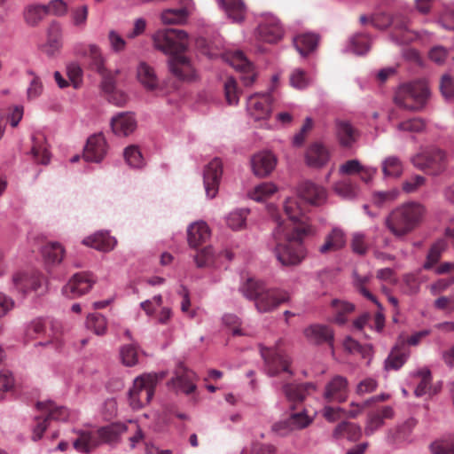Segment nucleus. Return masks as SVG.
I'll return each instance as SVG.
<instances>
[{
	"mask_svg": "<svg viewBox=\"0 0 454 454\" xmlns=\"http://www.w3.org/2000/svg\"><path fill=\"white\" fill-rule=\"evenodd\" d=\"M372 278V274L368 273L364 276L359 275L356 270L353 272V284L354 286L362 294L364 297L372 301L376 304L378 309H383V307L380 302L376 299L374 295H372L370 291L366 288V285Z\"/></svg>",
	"mask_w": 454,
	"mask_h": 454,
	"instance_id": "46",
	"label": "nucleus"
},
{
	"mask_svg": "<svg viewBox=\"0 0 454 454\" xmlns=\"http://www.w3.org/2000/svg\"><path fill=\"white\" fill-rule=\"evenodd\" d=\"M107 153V145L103 134H95L90 136L83 151V158L86 161L98 163Z\"/></svg>",
	"mask_w": 454,
	"mask_h": 454,
	"instance_id": "21",
	"label": "nucleus"
},
{
	"mask_svg": "<svg viewBox=\"0 0 454 454\" xmlns=\"http://www.w3.org/2000/svg\"><path fill=\"white\" fill-rule=\"evenodd\" d=\"M362 434L361 427L354 423L341 421L337 425L333 432V437L335 440L347 438L348 441L356 442Z\"/></svg>",
	"mask_w": 454,
	"mask_h": 454,
	"instance_id": "43",
	"label": "nucleus"
},
{
	"mask_svg": "<svg viewBox=\"0 0 454 454\" xmlns=\"http://www.w3.org/2000/svg\"><path fill=\"white\" fill-rule=\"evenodd\" d=\"M399 193V191L395 188L388 191L375 192L372 196V201L375 206L383 207L395 201L398 198Z\"/></svg>",
	"mask_w": 454,
	"mask_h": 454,
	"instance_id": "59",
	"label": "nucleus"
},
{
	"mask_svg": "<svg viewBox=\"0 0 454 454\" xmlns=\"http://www.w3.org/2000/svg\"><path fill=\"white\" fill-rule=\"evenodd\" d=\"M170 72L179 80L192 81L196 78V70L191 61L183 55L170 57L168 60Z\"/></svg>",
	"mask_w": 454,
	"mask_h": 454,
	"instance_id": "23",
	"label": "nucleus"
},
{
	"mask_svg": "<svg viewBox=\"0 0 454 454\" xmlns=\"http://www.w3.org/2000/svg\"><path fill=\"white\" fill-rule=\"evenodd\" d=\"M222 59L236 70L241 73L240 79L244 86H252L256 79L254 65L240 51H226Z\"/></svg>",
	"mask_w": 454,
	"mask_h": 454,
	"instance_id": "12",
	"label": "nucleus"
},
{
	"mask_svg": "<svg viewBox=\"0 0 454 454\" xmlns=\"http://www.w3.org/2000/svg\"><path fill=\"white\" fill-rule=\"evenodd\" d=\"M41 254L47 264L57 265L63 261L66 250L59 242H49L42 247Z\"/></svg>",
	"mask_w": 454,
	"mask_h": 454,
	"instance_id": "41",
	"label": "nucleus"
},
{
	"mask_svg": "<svg viewBox=\"0 0 454 454\" xmlns=\"http://www.w3.org/2000/svg\"><path fill=\"white\" fill-rule=\"evenodd\" d=\"M343 346L349 353L359 354L363 358L368 359V362L372 356V346L371 344L361 345L353 338L347 337L344 340Z\"/></svg>",
	"mask_w": 454,
	"mask_h": 454,
	"instance_id": "52",
	"label": "nucleus"
},
{
	"mask_svg": "<svg viewBox=\"0 0 454 454\" xmlns=\"http://www.w3.org/2000/svg\"><path fill=\"white\" fill-rule=\"evenodd\" d=\"M306 339L314 344H321L324 342L332 344L333 340V332L327 326L323 325H312L304 330Z\"/></svg>",
	"mask_w": 454,
	"mask_h": 454,
	"instance_id": "31",
	"label": "nucleus"
},
{
	"mask_svg": "<svg viewBox=\"0 0 454 454\" xmlns=\"http://www.w3.org/2000/svg\"><path fill=\"white\" fill-rule=\"evenodd\" d=\"M277 191L278 187L273 183L265 182L249 191L248 196L254 201L262 202L270 198Z\"/></svg>",
	"mask_w": 454,
	"mask_h": 454,
	"instance_id": "48",
	"label": "nucleus"
},
{
	"mask_svg": "<svg viewBox=\"0 0 454 454\" xmlns=\"http://www.w3.org/2000/svg\"><path fill=\"white\" fill-rule=\"evenodd\" d=\"M255 37L262 42L276 43L284 35V28L278 18L270 12H262L255 16Z\"/></svg>",
	"mask_w": 454,
	"mask_h": 454,
	"instance_id": "8",
	"label": "nucleus"
},
{
	"mask_svg": "<svg viewBox=\"0 0 454 454\" xmlns=\"http://www.w3.org/2000/svg\"><path fill=\"white\" fill-rule=\"evenodd\" d=\"M409 384L414 387V395L417 397L430 394L432 375L428 368L423 367L410 373Z\"/></svg>",
	"mask_w": 454,
	"mask_h": 454,
	"instance_id": "25",
	"label": "nucleus"
},
{
	"mask_svg": "<svg viewBox=\"0 0 454 454\" xmlns=\"http://www.w3.org/2000/svg\"><path fill=\"white\" fill-rule=\"evenodd\" d=\"M277 157L270 151H262L251 159L253 172L259 177L269 176L276 168Z\"/></svg>",
	"mask_w": 454,
	"mask_h": 454,
	"instance_id": "24",
	"label": "nucleus"
},
{
	"mask_svg": "<svg viewBox=\"0 0 454 454\" xmlns=\"http://www.w3.org/2000/svg\"><path fill=\"white\" fill-rule=\"evenodd\" d=\"M192 378L193 373L192 372H188L185 368L180 367L176 372V376L171 380V383L178 391L191 394L195 390Z\"/></svg>",
	"mask_w": 454,
	"mask_h": 454,
	"instance_id": "45",
	"label": "nucleus"
},
{
	"mask_svg": "<svg viewBox=\"0 0 454 454\" xmlns=\"http://www.w3.org/2000/svg\"><path fill=\"white\" fill-rule=\"evenodd\" d=\"M86 326L97 335H103L107 329L106 318L98 313H92L87 317Z\"/></svg>",
	"mask_w": 454,
	"mask_h": 454,
	"instance_id": "58",
	"label": "nucleus"
},
{
	"mask_svg": "<svg viewBox=\"0 0 454 454\" xmlns=\"http://www.w3.org/2000/svg\"><path fill=\"white\" fill-rule=\"evenodd\" d=\"M335 131L340 144L344 147H351L359 137L357 129L348 121L337 120Z\"/></svg>",
	"mask_w": 454,
	"mask_h": 454,
	"instance_id": "30",
	"label": "nucleus"
},
{
	"mask_svg": "<svg viewBox=\"0 0 454 454\" xmlns=\"http://www.w3.org/2000/svg\"><path fill=\"white\" fill-rule=\"evenodd\" d=\"M418 424V420L411 417L403 423L397 425L395 428L389 429L387 434V441L396 446L411 444L415 441L413 430Z\"/></svg>",
	"mask_w": 454,
	"mask_h": 454,
	"instance_id": "17",
	"label": "nucleus"
},
{
	"mask_svg": "<svg viewBox=\"0 0 454 454\" xmlns=\"http://www.w3.org/2000/svg\"><path fill=\"white\" fill-rule=\"evenodd\" d=\"M264 288L265 286L263 283L253 278H248L241 285L239 291L247 299L255 301Z\"/></svg>",
	"mask_w": 454,
	"mask_h": 454,
	"instance_id": "54",
	"label": "nucleus"
},
{
	"mask_svg": "<svg viewBox=\"0 0 454 454\" xmlns=\"http://www.w3.org/2000/svg\"><path fill=\"white\" fill-rule=\"evenodd\" d=\"M123 156L131 168L140 169L145 166V158L137 145H131L124 149Z\"/></svg>",
	"mask_w": 454,
	"mask_h": 454,
	"instance_id": "49",
	"label": "nucleus"
},
{
	"mask_svg": "<svg viewBox=\"0 0 454 454\" xmlns=\"http://www.w3.org/2000/svg\"><path fill=\"white\" fill-rule=\"evenodd\" d=\"M284 210L289 220L293 223L292 226H299L302 223H308L302 219V210L295 198H287L285 200Z\"/></svg>",
	"mask_w": 454,
	"mask_h": 454,
	"instance_id": "47",
	"label": "nucleus"
},
{
	"mask_svg": "<svg viewBox=\"0 0 454 454\" xmlns=\"http://www.w3.org/2000/svg\"><path fill=\"white\" fill-rule=\"evenodd\" d=\"M346 245V234L344 231L339 227H334L325 236V242L319 247L321 254L328 252H335L343 248Z\"/></svg>",
	"mask_w": 454,
	"mask_h": 454,
	"instance_id": "32",
	"label": "nucleus"
},
{
	"mask_svg": "<svg viewBox=\"0 0 454 454\" xmlns=\"http://www.w3.org/2000/svg\"><path fill=\"white\" fill-rule=\"evenodd\" d=\"M111 127L117 136H129L135 130L137 121L132 113H119L112 117Z\"/></svg>",
	"mask_w": 454,
	"mask_h": 454,
	"instance_id": "28",
	"label": "nucleus"
},
{
	"mask_svg": "<svg viewBox=\"0 0 454 454\" xmlns=\"http://www.w3.org/2000/svg\"><path fill=\"white\" fill-rule=\"evenodd\" d=\"M222 175L223 164L218 158H215L205 167L203 184L207 198L214 199L217 195Z\"/></svg>",
	"mask_w": 454,
	"mask_h": 454,
	"instance_id": "16",
	"label": "nucleus"
},
{
	"mask_svg": "<svg viewBox=\"0 0 454 454\" xmlns=\"http://www.w3.org/2000/svg\"><path fill=\"white\" fill-rule=\"evenodd\" d=\"M37 409L48 420L67 421L71 417L69 411L66 407L59 406L51 401L38 403Z\"/></svg>",
	"mask_w": 454,
	"mask_h": 454,
	"instance_id": "33",
	"label": "nucleus"
},
{
	"mask_svg": "<svg viewBox=\"0 0 454 454\" xmlns=\"http://www.w3.org/2000/svg\"><path fill=\"white\" fill-rule=\"evenodd\" d=\"M249 210L247 208L236 209L226 216V224L233 231H239L246 226Z\"/></svg>",
	"mask_w": 454,
	"mask_h": 454,
	"instance_id": "56",
	"label": "nucleus"
},
{
	"mask_svg": "<svg viewBox=\"0 0 454 454\" xmlns=\"http://www.w3.org/2000/svg\"><path fill=\"white\" fill-rule=\"evenodd\" d=\"M222 255H224L228 260L232 258L231 254L228 251L215 254L212 247H206L197 253L194 256V261L199 268L215 267L218 265V260Z\"/></svg>",
	"mask_w": 454,
	"mask_h": 454,
	"instance_id": "37",
	"label": "nucleus"
},
{
	"mask_svg": "<svg viewBox=\"0 0 454 454\" xmlns=\"http://www.w3.org/2000/svg\"><path fill=\"white\" fill-rule=\"evenodd\" d=\"M223 93L226 103L229 106H237L239 102V90L237 82L232 77H228L223 82Z\"/></svg>",
	"mask_w": 454,
	"mask_h": 454,
	"instance_id": "57",
	"label": "nucleus"
},
{
	"mask_svg": "<svg viewBox=\"0 0 454 454\" xmlns=\"http://www.w3.org/2000/svg\"><path fill=\"white\" fill-rule=\"evenodd\" d=\"M384 22H379L378 18L372 19V26L379 29H385L391 26L393 32L390 35V40L396 44H405L413 40V34L409 30V20L402 14H395L389 17L385 14Z\"/></svg>",
	"mask_w": 454,
	"mask_h": 454,
	"instance_id": "9",
	"label": "nucleus"
},
{
	"mask_svg": "<svg viewBox=\"0 0 454 454\" xmlns=\"http://www.w3.org/2000/svg\"><path fill=\"white\" fill-rule=\"evenodd\" d=\"M381 172L385 179H397L404 171L403 160L396 155H388L381 160Z\"/></svg>",
	"mask_w": 454,
	"mask_h": 454,
	"instance_id": "38",
	"label": "nucleus"
},
{
	"mask_svg": "<svg viewBox=\"0 0 454 454\" xmlns=\"http://www.w3.org/2000/svg\"><path fill=\"white\" fill-rule=\"evenodd\" d=\"M289 81L294 89L304 90L313 82V78L309 76L304 70L296 68L291 73Z\"/></svg>",
	"mask_w": 454,
	"mask_h": 454,
	"instance_id": "60",
	"label": "nucleus"
},
{
	"mask_svg": "<svg viewBox=\"0 0 454 454\" xmlns=\"http://www.w3.org/2000/svg\"><path fill=\"white\" fill-rule=\"evenodd\" d=\"M429 95L427 84L422 81H415L398 86L395 92L394 102L400 108L419 112L425 107Z\"/></svg>",
	"mask_w": 454,
	"mask_h": 454,
	"instance_id": "4",
	"label": "nucleus"
},
{
	"mask_svg": "<svg viewBox=\"0 0 454 454\" xmlns=\"http://www.w3.org/2000/svg\"><path fill=\"white\" fill-rule=\"evenodd\" d=\"M62 47V27L57 22H51L47 28V42L41 46L42 51L53 56Z\"/></svg>",
	"mask_w": 454,
	"mask_h": 454,
	"instance_id": "27",
	"label": "nucleus"
},
{
	"mask_svg": "<svg viewBox=\"0 0 454 454\" xmlns=\"http://www.w3.org/2000/svg\"><path fill=\"white\" fill-rule=\"evenodd\" d=\"M75 55L85 58L88 59L89 67L98 74H104L106 71L105 58L99 47L97 44L85 45L77 43L74 47Z\"/></svg>",
	"mask_w": 454,
	"mask_h": 454,
	"instance_id": "19",
	"label": "nucleus"
},
{
	"mask_svg": "<svg viewBox=\"0 0 454 454\" xmlns=\"http://www.w3.org/2000/svg\"><path fill=\"white\" fill-rule=\"evenodd\" d=\"M154 47L165 54L178 55L188 46V35L181 29H160L153 35Z\"/></svg>",
	"mask_w": 454,
	"mask_h": 454,
	"instance_id": "6",
	"label": "nucleus"
},
{
	"mask_svg": "<svg viewBox=\"0 0 454 454\" xmlns=\"http://www.w3.org/2000/svg\"><path fill=\"white\" fill-rule=\"evenodd\" d=\"M312 422L305 411L292 414L283 424H286L291 430L302 429Z\"/></svg>",
	"mask_w": 454,
	"mask_h": 454,
	"instance_id": "62",
	"label": "nucleus"
},
{
	"mask_svg": "<svg viewBox=\"0 0 454 454\" xmlns=\"http://www.w3.org/2000/svg\"><path fill=\"white\" fill-rule=\"evenodd\" d=\"M447 160L446 153L436 146L425 147L411 158V162L416 168L433 175L441 173Z\"/></svg>",
	"mask_w": 454,
	"mask_h": 454,
	"instance_id": "7",
	"label": "nucleus"
},
{
	"mask_svg": "<svg viewBox=\"0 0 454 454\" xmlns=\"http://www.w3.org/2000/svg\"><path fill=\"white\" fill-rule=\"evenodd\" d=\"M217 2L232 22L239 23L244 20L247 8L242 0H217Z\"/></svg>",
	"mask_w": 454,
	"mask_h": 454,
	"instance_id": "36",
	"label": "nucleus"
},
{
	"mask_svg": "<svg viewBox=\"0 0 454 454\" xmlns=\"http://www.w3.org/2000/svg\"><path fill=\"white\" fill-rule=\"evenodd\" d=\"M432 454H454V441L451 439L437 440L430 446Z\"/></svg>",
	"mask_w": 454,
	"mask_h": 454,
	"instance_id": "64",
	"label": "nucleus"
},
{
	"mask_svg": "<svg viewBox=\"0 0 454 454\" xmlns=\"http://www.w3.org/2000/svg\"><path fill=\"white\" fill-rule=\"evenodd\" d=\"M12 285L16 292L27 294L43 289L44 278L38 272L18 271L12 276Z\"/></svg>",
	"mask_w": 454,
	"mask_h": 454,
	"instance_id": "15",
	"label": "nucleus"
},
{
	"mask_svg": "<svg viewBox=\"0 0 454 454\" xmlns=\"http://www.w3.org/2000/svg\"><path fill=\"white\" fill-rule=\"evenodd\" d=\"M268 211L276 223L269 247L282 266L299 265L307 256L303 239L314 233L313 227L309 223L290 226L276 213L274 205H270Z\"/></svg>",
	"mask_w": 454,
	"mask_h": 454,
	"instance_id": "1",
	"label": "nucleus"
},
{
	"mask_svg": "<svg viewBox=\"0 0 454 454\" xmlns=\"http://www.w3.org/2000/svg\"><path fill=\"white\" fill-rule=\"evenodd\" d=\"M334 192L345 200H353L358 194V188L350 182L340 181L334 184Z\"/></svg>",
	"mask_w": 454,
	"mask_h": 454,
	"instance_id": "63",
	"label": "nucleus"
},
{
	"mask_svg": "<svg viewBox=\"0 0 454 454\" xmlns=\"http://www.w3.org/2000/svg\"><path fill=\"white\" fill-rule=\"evenodd\" d=\"M296 192L300 199L309 205L320 206L326 200L325 189L311 181L307 180L300 183L296 188Z\"/></svg>",
	"mask_w": 454,
	"mask_h": 454,
	"instance_id": "20",
	"label": "nucleus"
},
{
	"mask_svg": "<svg viewBox=\"0 0 454 454\" xmlns=\"http://www.w3.org/2000/svg\"><path fill=\"white\" fill-rule=\"evenodd\" d=\"M261 355L264 360V371L270 376H278L280 373H285L289 376L293 375L290 370V358L282 350L277 348H261Z\"/></svg>",
	"mask_w": 454,
	"mask_h": 454,
	"instance_id": "11",
	"label": "nucleus"
},
{
	"mask_svg": "<svg viewBox=\"0 0 454 454\" xmlns=\"http://www.w3.org/2000/svg\"><path fill=\"white\" fill-rule=\"evenodd\" d=\"M128 430L126 423H112L98 428L95 433L82 432L74 442V448L80 453H90L102 443L119 442L122 434Z\"/></svg>",
	"mask_w": 454,
	"mask_h": 454,
	"instance_id": "3",
	"label": "nucleus"
},
{
	"mask_svg": "<svg viewBox=\"0 0 454 454\" xmlns=\"http://www.w3.org/2000/svg\"><path fill=\"white\" fill-rule=\"evenodd\" d=\"M288 299L289 294L286 292L265 287L254 301V305L260 313H267L287 301Z\"/></svg>",
	"mask_w": 454,
	"mask_h": 454,
	"instance_id": "18",
	"label": "nucleus"
},
{
	"mask_svg": "<svg viewBox=\"0 0 454 454\" xmlns=\"http://www.w3.org/2000/svg\"><path fill=\"white\" fill-rule=\"evenodd\" d=\"M372 43V37L364 33H357L349 37L343 51L364 55L370 51Z\"/></svg>",
	"mask_w": 454,
	"mask_h": 454,
	"instance_id": "39",
	"label": "nucleus"
},
{
	"mask_svg": "<svg viewBox=\"0 0 454 454\" xmlns=\"http://www.w3.org/2000/svg\"><path fill=\"white\" fill-rule=\"evenodd\" d=\"M82 243L100 252H110L117 245L115 237L111 236L108 231H98L86 238Z\"/></svg>",
	"mask_w": 454,
	"mask_h": 454,
	"instance_id": "26",
	"label": "nucleus"
},
{
	"mask_svg": "<svg viewBox=\"0 0 454 454\" xmlns=\"http://www.w3.org/2000/svg\"><path fill=\"white\" fill-rule=\"evenodd\" d=\"M166 376L165 372H150L137 377L129 391V405L133 410L141 409L152 399L156 384Z\"/></svg>",
	"mask_w": 454,
	"mask_h": 454,
	"instance_id": "5",
	"label": "nucleus"
},
{
	"mask_svg": "<svg viewBox=\"0 0 454 454\" xmlns=\"http://www.w3.org/2000/svg\"><path fill=\"white\" fill-rule=\"evenodd\" d=\"M318 43V36L313 33H304L294 38V44L301 56H307L313 51Z\"/></svg>",
	"mask_w": 454,
	"mask_h": 454,
	"instance_id": "44",
	"label": "nucleus"
},
{
	"mask_svg": "<svg viewBox=\"0 0 454 454\" xmlns=\"http://www.w3.org/2000/svg\"><path fill=\"white\" fill-rule=\"evenodd\" d=\"M96 283V278L88 272L74 274L63 286L62 294L68 299H75L87 294Z\"/></svg>",
	"mask_w": 454,
	"mask_h": 454,
	"instance_id": "13",
	"label": "nucleus"
},
{
	"mask_svg": "<svg viewBox=\"0 0 454 454\" xmlns=\"http://www.w3.org/2000/svg\"><path fill=\"white\" fill-rule=\"evenodd\" d=\"M46 329V322L42 317L35 318L24 325V339L31 340L42 336Z\"/></svg>",
	"mask_w": 454,
	"mask_h": 454,
	"instance_id": "50",
	"label": "nucleus"
},
{
	"mask_svg": "<svg viewBox=\"0 0 454 454\" xmlns=\"http://www.w3.org/2000/svg\"><path fill=\"white\" fill-rule=\"evenodd\" d=\"M332 306L335 312L334 321L339 325H344L347 322L346 316L355 309V305L346 301L333 300Z\"/></svg>",
	"mask_w": 454,
	"mask_h": 454,
	"instance_id": "53",
	"label": "nucleus"
},
{
	"mask_svg": "<svg viewBox=\"0 0 454 454\" xmlns=\"http://www.w3.org/2000/svg\"><path fill=\"white\" fill-rule=\"evenodd\" d=\"M273 103L271 90L254 93L247 98V114L254 121H265L271 115Z\"/></svg>",
	"mask_w": 454,
	"mask_h": 454,
	"instance_id": "10",
	"label": "nucleus"
},
{
	"mask_svg": "<svg viewBox=\"0 0 454 454\" xmlns=\"http://www.w3.org/2000/svg\"><path fill=\"white\" fill-rule=\"evenodd\" d=\"M187 239L192 247H197L210 237V230L205 222H195L187 229Z\"/></svg>",
	"mask_w": 454,
	"mask_h": 454,
	"instance_id": "35",
	"label": "nucleus"
},
{
	"mask_svg": "<svg viewBox=\"0 0 454 454\" xmlns=\"http://www.w3.org/2000/svg\"><path fill=\"white\" fill-rule=\"evenodd\" d=\"M223 324L231 329L232 335L234 336H245L249 333L244 329L241 328V319L235 314L232 313H225L222 317Z\"/></svg>",
	"mask_w": 454,
	"mask_h": 454,
	"instance_id": "61",
	"label": "nucleus"
},
{
	"mask_svg": "<svg viewBox=\"0 0 454 454\" xmlns=\"http://www.w3.org/2000/svg\"><path fill=\"white\" fill-rule=\"evenodd\" d=\"M282 389L288 401L301 402L316 387L313 383L285 384Z\"/></svg>",
	"mask_w": 454,
	"mask_h": 454,
	"instance_id": "40",
	"label": "nucleus"
},
{
	"mask_svg": "<svg viewBox=\"0 0 454 454\" xmlns=\"http://www.w3.org/2000/svg\"><path fill=\"white\" fill-rule=\"evenodd\" d=\"M426 214L425 207L415 201L394 208L385 218L386 228L397 239H403L416 230Z\"/></svg>",
	"mask_w": 454,
	"mask_h": 454,
	"instance_id": "2",
	"label": "nucleus"
},
{
	"mask_svg": "<svg viewBox=\"0 0 454 454\" xmlns=\"http://www.w3.org/2000/svg\"><path fill=\"white\" fill-rule=\"evenodd\" d=\"M348 393L347 378L336 375L325 384L322 396L328 403H342L348 400Z\"/></svg>",
	"mask_w": 454,
	"mask_h": 454,
	"instance_id": "14",
	"label": "nucleus"
},
{
	"mask_svg": "<svg viewBox=\"0 0 454 454\" xmlns=\"http://www.w3.org/2000/svg\"><path fill=\"white\" fill-rule=\"evenodd\" d=\"M328 150L319 143L311 145L305 154L306 163L312 168H321L329 160Z\"/></svg>",
	"mask_w": 454,
	"mask_h": 454,
	"instance_id": "34",
	"label": "nucleus"
},
{
	"mask_svg": "<svg viewBox=\"0 0 454 454\" xmlns=\"http://www.w3.org/2000/svg\"><path fill=\"white\" fill-rule=\"evenodd\" d=\"M47 15V6L43 4L28 5L24 11V19L27 24L35 27Z\"/></svg>",
	"mask_w": 454,
	"mask_h": 454,
	"instance_id": "51",
	"label": "nucleus"
},
{
	"mask_svg": "<svg viewBox=\"0 0 454 454\" xmlns=\"http://www.w3.org/2000/svg\"><path fill=\"white\" fill-rule=\"evenodd\" d=\"M193 11L194 3L192 0H184L181 7L164 10L160 20L166 25L184 24Z\"/></svg>",
	"mask_w": 454,
	"mask_h": 454,
	"instance_id": "22",
	"label": "nucleus"
},
{
	"mask_svg": "<svg viewBox=\"0 0 454 454\" xmlns=\"http://www.w3.org/2000/svg\"><path fill=\"white\" fill-rule=\"evenodd\" d=\"M33 145L31 148V154L35 161L38 164L47 165L51 160V153L49 152V145L45 138L39 135L34 136Z\"/></svg>",
	"mask_w": 454,
	"mask_h": 454,
	"instance_id": "42",
	"label": "nucleus"
},
{
	"mask_svg": "<svg viewBox=\"0 0 454 454\" xmlns=\"http://www.w3.org/2000/svg\"><path fill=\"white\" fill-rule=\"evenodd\" d=\"M137 79L148 91H153L159 88L160 81L154 68L145 62L138 64L137 67Z\"/></svg>",
	"mask_w": 454,
	"mask_h": 454,
	"instance_id": "29",
	"label": "nucleus"
},
{
	"mask_svg": "<svg viewBox=\"0 0 454 454\" xmlns=\"http://www.w3.org/2000/svg\"><path fill=\"white\" fill-rule=\"evenodd\" d=\"M447 246L448 244L444 239H440L436 240L432 245L427 254V261L423 264V268L426 270L431 269L434 266V264H435L439 261L442 253L446 249Z\"/></svg>",
	"mask_w": 454,
	"mask_h": 454,
	"instance_id": "55",
	"label": "nucleus"
}]
</instances>
